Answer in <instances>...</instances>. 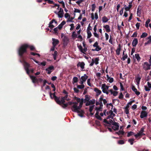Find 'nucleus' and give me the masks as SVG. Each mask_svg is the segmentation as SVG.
Returning <instances> with one entry per match:
<instances>
[{"label":"nucleus","mask_w":151,"mask_h":151,"mask_svg":"<svg viewBox=\"0 0 151 151\" xmlns=\"http://www.w3.org/2000/svg\"><path fill=\"white\" fill-rule=\"evenodd\" d=\"M29 45L25 44L21 45L18 50V53L19 56L22 58L23 60L24 58L23 56V54L27 52V49L28 48Z\"/></svg>","instance_id":"nucleus-1"},{"label":"nucleus","mask_w":151,"mask_h":151,"mask_svg":"<svg viewBox=\"0 0 151 151\" xmlns=\"http://www.w3.org/2000/svg\"><path fill=\"white\" fill-rule=\"evenodd\" d=\"M91 63L89 64V66H92L95 63L96 65H97L99 63V58L98 57L95 58H93L92 60Z\"/></svg>","instance_id":"nucleus-2"},{"label":"nucleus","mask_w":151,"mask_h":151,"mask_svg":"<svg viewBox=\"0 0 151 151\" xmlns=\"http://www.w3.org/2000/svg\"><path fill=\"white\" fill-rule=\"evenodd\" d=\"M143 69L145 70H147L151 69V65H149L147 62H145L142 65Z\"/></svg>","instance_id":"nucleus-3"},{"label":"nucleus","mask_w":151,"mask_h":151,"mask_svg":"<svg viewBox=\"0 0 151 151\" xmlns=\"http://www.w3.org/2000/svg\"><path fill=\"white\" fill-rule=\"evenodd\" d=\"M85 98L84 100L83 103H86V106H88L90 105L89 103V100H90V96L88 95H86L85 96Z\"/></svg>","instance_id":"nucleus-4"},{"label":"nucleus","mask_w":151,"mask_h":151,"mask_svg":"<svg viewBox=\"0 0 151 151\" xmlns=\"http://www.w3.org/2000/svg\"><path fill=\"white\" fill-rule=\"evenodd\" d=\"M84 102V99H82V101L80 103H79V105L78 106H77V110L76 111H74V112H76L78 113H80L81 111H80L79 110L80 109L81 107L83 105V104Z\"/></svg>","instance_id":"nucleus-5"},{"label":"nucleus","mask_w":151,"mask_h":151,"mask_svg":"<svg viewBox=\"0 0 151 151\" xmlns=\"http://www.w3.org/2000/svg\"><path fill=\"white\" fill-rule=\"evenodd\" d=\"M54 67L53 66L51 65L49 67L45 69L46 71H47V74H50L54 70Z\"/></svg>","instance_id":"nucleus-6"},{"label":"nucleus","mask_w":151,"mask_h":151,"mask_svg":"<svg viewBox=\"0 0 151 151\" xmlns=\"http://www.w3.org/2000/svg\"><path fill=\"white\" fill-rule=\"evenodd\" d=\"M30 78L32 80L33 83H38V79L36 77L29 75Z\"/></svg>","instance_id":"nucleus-7"},{"label":"nucleus","mask_w":151,"mask_h":151,"mask_svg":"<svg viewBox=\"0 0 151 151\" xmlns=\"http://www.w3.org/2000/svg\"><path fill=\"white\" fill-rule=\"evenodd\" d=\"M73 105L71 107V110L73 111L74 112V111L77 110L76 108L78 105V103L77 102H73Z\"/></svg>","instance_id":"nucleus-8"},{"label":"nucleus","mask_w":151,"mask_h":151,"mask_svg":"<svg viewBox=\"0 0 151 151\" xmlns=\"http://www.w3.org/2000/svg\"><path fill=\"white\" fill-rule=\"evenodd\" d=\"M147 116V113L145 111H142L140 113V117L142 118H143L145 117H146Z\"/></svg>","instance_id":"nucleus-9"},{"label":"nucleus","mask_w":151,"mask_h":151,"mask_svg":"<svg viewBox=\"0 0 151 151\" xmlns=\"http://www.w3.org/2000/svg\"><path fill=\"white\" fill-rule=\"evenodd\" d=\"M52 44L53 46L54 47H56L57 45L59 43V41L57 39H56L55 38H52Z\"/></svg>","instance_id":"nucleus-10"},{"label":"nucleus","mask_w":151,"mask_h":151,"mask_svg":"<svg viewBox=\"0 0 151 151\" xmlns=\"http://www.w3.org/2000/svg\"><path fill=\"white\" fill-rule=\"evenodd\" d=\"M121 44H119L118 45V47L116 50V55H119L120 54V51L121 50Z\"/></svg>","instance_id":"nucleus-11"},{"label":"nucleus","mask_w":151,"mask_h":151,"mask_svg":"<svg viewBox=\"0 0 151 151\" xmlns=\"http://www.w3.org/2000/svg\"><path fill=\"white\" fill-rule=\"evenodd\" d=\"M85 64L84 62H79L77 65V66L78 67H80L82 69H83L84 68V65Z\"/></svg>","instance_id":"nucleus-12"},{"label":"nucleus","mask_w":151,"mask_h":151,"mask_svg":"<svg viewBox=\"0 0 151 151\" xmlns=\"http://www.w3.org/2000/svg\"><path fill=\"white\" fill-rule=\"evenodd\" d=\"M132 89L137 96H139L140 94V92L137 91V89L135 88L134 86H132Z\"/></svg>","instance_id":"nucleus-13"},{"label":"nucleus","mask_w":151,"mask_h":151,"mask_svg":"<svg viewBox=\"0 0 151 151\" xmlns=\"http://www.w3.org/2000/svg\"><path fill=\"white\" fill-rule=\"evenodd\" d=\"M141 6L139 5L138 6L137 11V14L138 16L140 17V15L141 12Z\"/></svg>","instance_id":"nucleus-14"},{"label":"nucleus","mask_w":151,"mask_h":151,"mask_svg":"<svg viewBox=\"0 0 151 151\" xmlns=\"http://www.w3.org/2000/svg\"><path fill=\"white\" fill-rule=\"evenodd\" d=\"M94 91L96 92V95L97 96H98L101 93V91L96 88H94Z\"/></svg>","instance_id":"nucleus-15"},{"label":"nucleus","mask_w":151,"mask_h":151,"mask_svg":"<svg viewBox=\"0 0 151 151\" xmlns=\"http://www.w3.org/2000/svg\"><path fill=\"white\" fill-rule=\"evenodd\" d=\"M23 62L25 69H29V68L30 67L29 64L24 60V59L23 60Z\"/></svg>","instance_id":"nucleus-16"},{"label":"nucleus","mask_w":151,"mask_h":151,"mask_svg":"<svg viewBox=\"0 0 151 151\" xmlns=\"http://www.w3.org/2000/svg\"><path fill=\"white\" fill-rule=\"evenodd\" d=\"M109 88V86L106 85L105 83L103 84L102 85L101 89L102 90L104 89L105 91H106Z\"/></svg>","instance_id":"nucleus-17"},{"label":"nucleus","mask_w":151,"mask_h":151,"mask_svg":"<svg viewBox=\"0 0 151 151\" xmlns=\"http://www.w3.org/2000/svg\"><path fill=\"white\" fill-rule=\"evenodd\" d=\"M103 27L105 29L106 31L107 32L111 31L110 27L108 25H106L103 26Z\"/></svg>","instance_id":"nucleus-18"},{"label":"nucleus","mask_w":151,"mask_h":151,"mask_svg":"<svg viewBox=\"0 0 151 151\" xmlns=\"http://www.w3.org/2000/svg\"><path fill=\"white\" fill-rule=\"evenodd\" d=\"M54 99L56 103L59 105H61V101L60 100V97L56 96L54 98Z\"/></svg>","instance_id":"nucleus-19"},{"label":"nucleus","mask_w":151,"mask_h":151,"mask_svg":"<svg viewBox=\"0 0 151 151\" xmlns=\"http://www.w3.org/2000/svg\"><path fill=\"white\" fill-rule=\"evenodd\" d=\"M138 43V40L137 38H134L132 42V45L133 47H135Z\"/></svg>","instance_id":"nucleus-20"},{"label":"nucleus","mask_w":151,"mask_h":151,"mask_svg":"<svg viewBox=\"0 0 151 151\" xmlns=\"http://www.w3.org/2000/svg\"><path fill=\"white\" fill-rule=\"evenodd\" d=\"M88 76L86 74H85L83 76H81V79L82 80V81L85 82L88 78Z\"/></svg>","instance_id":"nucleus-21"},{"label":"nucleus","mask_w":151,"mask_h":151,"mask_svg":"<svg viewBox=\"0 0 151 151\" xmlns=\"http://www.w3.org/2000/svg\"><path fill=\"white\" fill-rule=\"evenodd\" d=\"M113 114H111L109 115L106 118V119H108L111 118L112 119H113L114 118V117L115 116V114L113 113Z\"/></svg>","instance_id":"nucleus-22"},{"label":"nucleus","mask_w":151,"mask_h":151,"mask_svg":"<svg viewBox=\"0 0 151 151\" xmlns=\"http://www.w3.org/2000/svg\"><path fill=\"white\" fill-rule=\"evenodd\" d=\"M109 19L105 16H104L102 17V21L103 22H106L108 21Z\"/></svg>","instance_id":"nucleus-23"},{"label":"nucleus","mask_w":151,"mask_h":151,"mask_svg":"<svg viewBox=\"0 0 151 151\" xmlns=\"http://www.w3.org/2000/svg\"><path fill=\"white\" fill-rule=\"evenodd\" d=\"M78 79L77 77H74L73 78V81L72 82V83L73 84H74V83H76L78 82Z\"/></svg>","instance_id":"nucleus-24"},{"label":"nucleus","mask_w":151,"mask_h":151,"mask_svg":"<svg viewBox=\"0 0 151 151\" xmlns=\"http://www.w3.org/2000/svg\"><path fill=\"white\" fill-rule=\"evenodd\" d=\"M101 48L99 46L96 47V48L95 49H92V51H99L101 50Z\"/></svg>","instance_id":"nucleus-25"},{"label":"nucleus","mask_w":151,"mask_h":151,"mask_svg":"<svg viewBox=\"0 0 151 151\" xmlns=\"http://www.w3.org/2000/svg\"><path fill=\"white\" fill-rule=\"evenodd\" d=\"M74 99H75L76 100L77 102H78V103H80V102H81V101H82V99H83V98L80 99V98H78V97H77L76 96L74 97Z\"/></svg>","instance_id":"nucleus-26"},{"label":"nucleus","mask_w":151,"mask_h":151,"mask_svg":"<svg viewBox=\"0 0 151 151\" xmlns=\"http://www.w3.org/2000/svg\"><path fill=\"white\" fill-rule=\"evenodd\" d=\"M58 27H56L52 31V32L54 33L55 34L58 35Z\"/></svg>","instance_id":"nucleus-27"},{"label":"nucleus","mask_w":151,"mask_h":151,"mask_svg":"<svg viewBox=\"0 0 151 151\" xmlns=\"http://www.w3.org/2000/svg\"><path fill=\"white\" fill-rule=\"evenodd\" d=\"M150 22V19H148L146 21L145 24V26L146 27H148V24Z\"/></svg>","instance_id":"nucleus-28"},{"label":"nucleus","mask_w":151,"mask_h":151,"mask_svg":"<svg viewBox=\"0 0 151 151\" xmlns=\"http://www.w3.org/2000/svg\"><path fill=\"white\" fill-rule=\"evenodd\" d=\"M135 56L137 59V60L138 61H139L140 60V57L139 55L138 54H135Z\"/></svg>","instance_id":"nucleus-29"},{"label":"nucleus","mask_w":151,"mask_h":151,"mask_svg":"<svg viewBox=\"0 0 151 151\" xmlns=\"http://www.w3.org/2000/svg\"><path fill=\"white\" fill-rule=\"evenodd\" d=\"M85 86L83 84H82L81 85H77V88H78L82 89L84 88Z\"/></svg>","instance_id":"nucleus-30"},{"label":"nucleus","mask_w":151,"mask_h":151,"mask_svg":"<svg viewBox=\"0 0 151 151\" xmlns=\"http://www.w3.org/2000/svg\"><path fill=\"white\" fill-rule=\"evenodd\" d=\"M124 133V132L123 131L119 130V132H116V133L118 134V135H120V134L123 135Z\"/></svg>","instance_id":"nucleus-31"},{"label":"nucleus","mask_w":151,"mask_h":151,"mask_svg":"<svg viewBox=\"0 0 151 151\" xmlns=\"http://www.w3.org/2000/svg\"><path fill=\"white\" fill-rule=\"evenodd\" d=\"M134 134V133L132 131L128 132L127 133V137H129Z\"/></svg>","instance_id":"nucleus-32"},{"label":"nucleus","mask_w":151,"mask_h":151,"mask_svg":"<svg viewBox=\"0 0 151 151\" xmlns=\"http://www.w3.org/2000/svg\"><path fill=\"white\" fill-rule=\"evenodd\" d=\"M147 34L146 32L143 33L140 36V38H144L147 37Z\"/></svg>","instance_id":"nucleus-33"},{"label":"nucleus","mask_w":151,"mask_h":151,"mask_svg":"<svg viewBox=\"0 0 151 151\" xmlns=\"http://www.w3.org/2000/svg\"><path fill=\"white\" fill-rule=\"evenodd\" d=\"M124 143V142L123 140H119L118 141V143L119 145H122Z\"/></svg>","instance_id":"nucleus-34"},{"label":"nucleus","mask_w":151,"mask_h":151,"mask_svg":"<svg viewBox=\"0 0 151 151\" xmlns=\"http://www.w3.org/2000/svg\"><path fill=\"white\" fill-rule=\"evenodd\" d=\"M55 93H56L55 92H54L53 94L51 92L50 93V98H51V99H53V98L52 96V95H53V96L54 98L56 96L55 95Z\"/></svg>","instance_id":"nucleus-35"},{"label":"nucleus","mask_w":151,"mask_h":151,"mask_svg":"<svg viewBox=\"0 0 151 151\" xmlns=\"http://www.w3.org/2000/svg\"><path fill=\"white\" fill-rule=\"evenodd\" d=\"M141 80V78L139 77H137L136 79V82L137 85H138L139 83V82Z\"/></svg>","instance_id":"nucleus-36"},{"label":"nucleus","mask_w":151,"mask_h":151,"mask_svg":"<svg viewBox=\"0 0 151 151\" xmlns=\"http://www.w3.org/2000/svg\"><path fill=\"white\" fill-rule=\"evenodd\" d=\"M134 141V139H129L128 141L130 143L131 145H133Z\"/></svg>","instance_id":"nucleus-37"},{"label":"nucleus","mask_w":151,"mask_h":151,"mask_svg":"<svg viewBox=\"0 0 151 151\" xmlns=\"http://www.w3.org/2000/svg\"><path fill=\"white\" fill-rule=\"evenodd\" d=\"M87 33L88 34L87 38H90L92 35L91 32L89 30H87Z\"/></svg>","instance_id":"nucleus-38"},{"label":"nucleus","mask_w":151,"mask_h":151,"mask_svg":"<svg viewBox=\"0 0 151 151\" xmlns=\"http://www.w3.org/2000/svg\"><path fill=\"white\" fill-rule=\"evenodd\" d=\"M87 49L86 47H84V48L83 49L81 52L84 54H85V52L87 51Z\"/></svg>","instance_id":"nucleus-39"},{"label":"nucleus","mask_w":151,"mask_h":151,"mask_svg":"<svg viewBox=\"0 0 151 151\" xmlns=\"http://www.w3.org/2000/svg\"><path fill=\"white\" fill-rule=\"evenodd\" d=\"M77 36V34H76V32L75 31L73 32L72 34V38H76Z\"/></svg>","instance_id":"nucleus-40"},{"label":"nucleus","mask_w":151,"mask_h":151,"mask_svg":"<svg viewBox=\"0 0 151 151\" xmlns=\"http://www.w3.org/2000/svg\"><path fill=\"white\" fill-rule=\"evenodd\" d=\"M65 100L63 98V97H61L60 98V101H61V105L62 104H63V103H65Z\"/></svg>","instance_id":"nucleus-41"},{"label":"nucleus","mask_w":151,"mask_h":151,"mask_svg":"<svg viewBox=\"0 0 151 151\" xmlns=\"http://www.w3.org/2000/svg\"><path fill=\"white\" fill-rule=\"evenodd\" d=\"M120 88H121L120 89V91H124V88L123 84L121 82L120 83Z\"/></svg>","instance_id":"nucleus-42"},{"label":"nucleus","mask_w":151,"mask_h":151,"mask_svg":"<svg viewBox=\"0 0 151 151\" xmlns=\"http://www.w3.org/2000/svg\"><path fill=\"white\" fill-rule=\"evenodd\" d=\"M64 14V12H62V13H58V16L60 18H62L63 17V14Z\"/></svg>","instance_id":"nucleus-43"},{"label":"nucleus","mask_w":151,"mask_h":151,"mask_svg":"<svg viewBox=\"0 0 151 151\" xmlns=\"http://www.w3.org/2000/svg\"><path fill=\"white\" fill-rule=\"evenodd\" d=\"M45 1H47V3L49 4H54V2L53 1L51 0H44Z\"/></svg>","instance_id":"nucleus-44"},{"label":"nucleus","mask_w":151,"mask_h":151,"mask_svg":"<svg viewBox=\"0 0 151 151\" xmlns=\"http://www.w3.org/2000/svg\"><path fill=\"white\" fill-rule=\"evenodd\" d=\"M95 100L94 99H92V100H89V103L90 104H90L93 105V104H94L95 103Z\"/></svg>","instance_id":"nucleus-45"},{"label":"nucleus","mask_w":151,"mask_h":151,"mask_svg":"<svg viewBox=\"0 0 151 151\" xmlns=\"http://www.w3.org/2000/svg\"><path fill=\"white\" fill-rule=\"evenodd\" d=\"M80 111L81 112L80 113H79L78 115L82 117L83 116V114L84 113V111L82 110H81V111Z\"/></svg>","instance_id":"nucleus-46"},{"label":"nucleus","mask_w":151,"mask_h":151,"mask_svg":"<svg viewBox=\"0 0 151 151\" xmlns=\"http://www.w3.org/2000/svg\"><path fill=\"white\" fill-rule=\"evenodd\" d=\"M94 105H92L90 106L89 111L90 112H91L93 110Z\"/></svg>","instance_id":"nucleus-47"},{"label":"nucleus","mask_w":151,"mask_h":151,"mask_svg":"<svg viewBox=\"0 0 151 151\" xmlns=\"http://www.w3.org/2000/svg\"><path fill=\"white\" fill-rule=\"evenodd\" d=\"M128 56L127 54H126L125 55H124L122 58V60L124 61L127 58Z\"/></svg>","instance_id":"nucleus-48"},{"label":"nucleus","mask_w":151,"mask_h":151,"mask_svg":"<svg viewBox=\"0 0 151 151\" xmlns=\"http://www.w3.org/2000/svg\"><path fill=\"white\" fill-rule=\"evenodd\" d=\"M124 97V96L122 92H121L120 93L119 95V98L120 99H122Z\"/></svg>","instance_id":"nucleus-49"},{"label":"nucleus","mask_w":151,"mask_h":151,"mask_svg":"<svg viewBox=\"0 0 151 151\" xmlns=\"http://www.w3.org/2000/svg\"><path fill=\"white\" fill-rule=\"evenodd\" d=\"M119 127H116V126H113L112 127V128L116 131V130H118L119 129Z\"/></svg>","instance_id":"nucleus-50"},{"label":"nucleus","mask_w":151,"mask_h":151,"mask_svg":"<svg viewBox=\"0 0 151 151\" xmlns=\"http://www.w3.org/2000/svg\"><path fill=\"white\" fill-rule=\"evenodd\" d=\"M150 39L147 42H146L145 43V45H146L148 44H150L151 43V38H149Z\"/></svg>","instance_id":"nucleus-51"},{"label":"nucleus","mask_w":151,"mask_h":151,"mask_svg":"<svg viewBox=\"0 0 151 151\" xmlns=\"http://www.w3.org/2000/svg\"><path fill=\"white\" fill-rule=\"evenodd\" d=\"M102 107H96V110L97 111H102Z\"/></svg>","instance_id":"nucleus-52"},{"label":"nucleus","mask_w":151,"mask_h":151,"mask_svg":"<svg viewBox=\"0 0 151 151\" xmlns=\"http://www.w3.org/2000/svg\"><path fill=\"white\" fill-rule=\"evenodd\" d=\"M113 111H112L111 110L109 111H107L106 113L107 115H108L109 114H113Z\"/></svg>","instance_id":"nucleus-53"},{"label":"nucleus","mask_w":151,"mask_h":151,"mask_svg":"<svg viewBox=\"0 0 151 151\" xmlns=\"http://www.w3.org/2000/svg\"><path fill=\"white\" fill-rule=\"evenodd\" d=\"M54 22H55V24H57V22L55 19H53L50 22L49 24H52Z\"/></svg>","instance_id":"nucleus-54"},{"label":"nucleus","mask_w":151,"mask_h":151,"mask_svg":"<svg viewBox=\"0 0 151 151\" xmlns=\"http://www.w3.org/2000/svg\"><path fill=\"white\" fill-rule=\"evenodd\" d=\"M112 125L116 127H119L118 123L115 122H113V124H112Z\"/></svg>","instance_id":"nucleus-55"},{"label":"nucleus","mask_w":151,"mask_h":151,"mask_svg":"<svg viewBox=\"0 0 151 151\" xmlns=\"http://www.w3.org/2000/svg\"><path fill=\"white\" fill-rule=\"evenodd\" d=\"M74 91L75 93H78L79 92V90L76 88L75 87L73 88Z\"/></svg>","instance_id":"nucleus-56"},{"label":"nucleus","mask_w":151,"mask_h":151,"mask_svg":"<svg viewBox=\"0 0 151 151\" xmlns=\"http://www.w3.org/2000/svg\"><path fill=\"white\" fill-rule=\"evenodd\" d=\"M30 48V50L32 51L33 50L35 49V47L33 46H30L29 45V47L28 48Z\"/></svg>","instance_id":"nucleus-57"},{"label":"nucleus","mask_w":151,"mask_h":151,"mask_svg":"<svg viewBox=\"0 0 151 151\" xmlns=\"http://www.w3.org/2000/svg\"><path fill=\"white\" fill-rule=\"evenodd\" d=\"M90 82V79H88L87 80V84L89 86H91V84Z\"/></svg>","instance_id":"nucleus-58"},{"label":"nucleus","mask_w":151,"mask_h":151,"mask_svg":"<svg viewBox=\"0 0 151 151\" xmlns=\"http://www.w3.org/2000/svg\"><path fill=\"white\" fill-rule=\"evenodd\" d=\"M133 16V14L132 13H131L130 14V16L129 17V19L128 20V22H130V20L132 19V17Z\"/></svg>","instance_id":"nucleus-59"},{"label":"nucleus","mask_w":151,"mask_h":151,"mask_svg":"<svg viewBox=\"0 0 151 151\" xmlns=\"http://www.w3.org/2000/svg\"><path fill=\"white\" fill-rule=\"evenodd\" d=\"M63 104V105L62 106V107L63 108H65L67 107L68 106V104L67 103L65 104L64 103H63V104Z\"/></svg>","instance_id":"nucleus-60"},{"label":"nucleus","mask_w":151,"mask_h":151,"mask_svg":"<svg viewBox=\"0 0 151 151\" xmlns=\"http://www.w3.org/2000/svg\"><path fill=\"white\" fill-rule=\"evenodd\" d=\"M118 93V92L116 91H114L113 93H112V94L114 96H117Z\"/></svg>","instance_id":"nucleus-61"},{"label":"nucleus","mask_w":151,"mask_h":151,"mask_svg":"<svg viewBox=\"0 0 151 151\" xmlns=\"http://www.w3.org/2000/svg\"><path fill=\"white\" fill-rule=\"evenodd\" d=\"M140 26V23H137L136 24V26L137 29H139Z\"/></svg>","instance_id":"nucleus-62"},{"label":"nucleus","mask_w":151,"mask_h":151,"mask_svg":"<svg viewBox=\"0 0 151 151\" xmlns=\"http://www.w3.org/2000/svg\"><path fill=\"white\" fill-rule=\"evenodd\" d=\"M58 55V52L57 51H54V53L52 54V55L53 56H57Z\"/></svg>","instance_id":"nucleus-63"},{"label":"nucleus","mask_w":151,"mask_h":151,"mask_svg":"<svg viewBox=\"0 0 151 151\" xmlns=\"http://www.w3.org/2000/svg\"><path fill=\"white\" fill-rule=\"evenodd\" d=\"M145 89L146 91H150V88H149V87H148L146 86H144Z\"/></svg>","instance_id":"nucleus-64"}]
</instances>
